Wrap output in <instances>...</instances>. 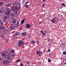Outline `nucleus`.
<instances>
[{
    "instance_id": "bf43d9fd",
    "label": "nucleus",
    "mask_w": 66,
    "mask_h": 66,
    "mask_svg": "<svg viewBox=\"0 0 66 66\" xmlns=\"http://www.w3.org/2000/svg\"><path fill=\"white\" fill-rule=\"evenodd\" d=\"M1 44H0V46H1Z\"/></svg>"
},
{
    "instance_id": "20e7f679",
    "label": "nucleus",
    "mask_w": 66,
    "mask_h": 66,
    "mask_svg": "<svg viewBox=\"0 0 66 66\" xmlns=\"http://www.w3.org/2000/svg\"><path fill=\"white\" fill-rule=\"evenodd\" d=\"M56 19V17L55 16L54 17V18H53V20H51V21L52 22H53V23H55V22L56 21V20H55V19Z\"/></svg>"
},
{
    "instance_id": "a18cd8bd",
    "label": "nucleus",
    "mask_w": 66,
    "mask_h": 66,
    "mask_svg": "<svg viewBox=\"0 0 66 66\" xmlns=\"http://www.w3.org/2000/svg\"><path fill=\"white\" fill-rule=\"evenodd\" d=\"M12 56H15V55L14 54H12Z\"/></svg>"
},
{
    "instance_id": "58836bf2",
    "label": "nucleus",
    "mask_w": 66,
    "mask_h": 66,
    "mask_svg": "<svg viewBox=\"0 0 66 66\" xmlns=\"http://www.w3.org/2000/svg\"><path fill=\"white\" fill-rule=\"evenodd\" d=\"M48 52H50V49H49V50H48Z\"/></svg>"
},
{
    "instance_id": "a211bd4d",
    "label": "nucleus",
    "mask_w": 66,
    "mask_h": 66,
    "mask_svg": "<svg viewBox=\"0 0 66 66\" xmlns=\"http://www.w3.org/2000/svg\"><path fill=\"white\" fill-rule=\"evenodd\" d=\"M24 7H27V8H29V5H24Z\"/></svg>"
},
{
    "instance_id": "ea45409f",
    "label": "nucleus",
    "mask_w": 66,
    "mask_h": 66,
    "mask_svg": "<svg viewBox=\"0 0 66 66\" xmlns=\"http://www.w3.org/2000/svg\"><path fill=\"white\" fill-rule=\"evenodd\" d=\"M2 13V10H0V13Z\"/></svg>"
},
{
    "instance_id": "f704fd0d",
    "label": "nucleus",
    "mask_w": 66,
    "mask_h": 66,
    "mask_svg": "<svg viewBox=\"0 0 66 66\" xmlns=\"http://www.w3.org/2000/svg\"><path fill=\"white\" fill-rule=\"evenodd\" d=\"M28 37L29 38H30L31 37V35L30 34H29V35L28 36Z\"/></svg>"
},
{
    "instance_id": "603ef678",
    "label": "nucleus",
    "mask_w": 66,
    "mask_h": 66,
    "mask_svg": "<svg viewBox=\"0 0 66 66\" xmlns=\"http://www.w3.org/2000/svg\"><path fill=\"white\" fill-rule=\"evenodd\" d=\"M42 23V22H40L39 23V24H40V23Z\"/></svg>"
},
{
    "instance_id": "79ce46f5",
    "label": "nucleus",
    "mask_w": 66,
    "mask_h": 66,
    "mask_svg": "<svg viewBox=\"0 0 66 66\" xmlns=\"http://www.w3.org/2000/svg\"><path fill=\"white\" fill-rule=\"evenodd\" d=\"M12 35H13V36H15L16 35H15V34H13Z\"/></svg>"
},
{
    "instance_id": "aec40b11",
    "label": "nucleus",
    "mask_w": 66,
    "mask_h": 66,
    "mask_svg": "<svg viewBox=\"0 0 66 66\" xmlns=\"http://www.w3.org/2000/svg\"><path fill=\"white\" fill-rule=\"evenodd\" d=\"M12 22L13 23H16V21H15V20H13Z\"/></svg>"
},
{
    "instance_id": "5701e85b",
    "label": "nucleus",
    "mask_w": 66,
    "mask_h": 66,
    "mask_svg": "<svg viewBox=\"0 0 66 66\" xmlns=\"http://www.w3.org/2000/svg\"><path fill=\"white\" fill-rule=\"evenodd\" d=\"M63 54H64V55H66V51H64L63 52Z\"/></svg>"
},
{
    "instance_id": "b1692460",
    "label": "nucleus",
    "mask_w": 66,
    "mask_h": 66,
    "mask_svg": "<svg viewBox=\"0 0 66 66\" xmlns=\"http://www.w3.org/2000/svg\"><path fill=\"white\" fill-rule=\"evenodd\" d=\"M62 45H63L64 46L63 47H65V44H64V43H62L61 44H60V46H62Z\"/></svg>"
},
{
    "instance_id": "a19ab883",
    "label": "nucleus",
    "mask_w": 66,
    "mask_h": 66,
    "mask_svg": "<svg viewBox=\"0 0 66 66\" xmlns=\"http://www.w3.org/2000/svg\"><path fill=\"white\" fill-rule=\"evenodd\" d=\"M37 44H38H38H39V41H37Z\"/></svg>"
},
{
    "instance_id": "864d4df0",
    "label": "nucleus",
    "mask_w": 66,
    "mask_h": 66,
    "mask_svg": "<svg viewBox=\"0 0 66 66\" xmlns=\"http://www.w3.org/2000/svg\"><path fill=\"white\" fill-rule=\"evenodd\" d=\"M40 32H41V33H42V30H41V31H40Z\"/></svg>"
},
{
    "instance_id": "72a5a7b5",
    "label": "nucleus",
    "mask_w": 66,
    "mask_h": 66,
    "mask_svg": "<svg viewBox=\"0 0 66 66\" xmlns=\"http://www.w3.org/2000/svg\"><path fill=\"white\" fill-rule=\"evenodd\" d=\"M63 60V61L64 62H65V61H66V58L65 59H64Z\"/></svg>"
},
{
    "instance_id": "3c124183",
    "label": "nucleus",
    "mask_w": 66,
    "mask_h": 66,
    "mask_svg": "<svg viewBox=\"0 0 66 66\" xmlns=\"http://www.w3.org/2000/svg\"><path fill=\"white\" fill-rule=\"evenodd\" d=\"M3 35H5V34L4 33H3Z\"/></svg>"
},
{
    "instance_id": "49530a36",
    "label": "nucleus",
    "mask_w": 66,
    "mask_h": 66,
    "mask_svg": "<svg viewBox=\"0 0 66 66\" xmlns=\"http://www.w3.org/2000/svg\"><path fill=\"white\" fill-rule=\"evenodd\" d=\"M64 65H66V62H64Z\"/></svg>"
},
{
    "instance_id": "052dcab7",
    "label": "nucleus",
    "mask_w": 66,
    "mask_h": 66,
    "mask_svg": "<svg viewBox=\"0 0 66 66\" xmlns=\"http://www.w3.org/2000/svg\"><path fill=\"white\" fill-rule=\"evenodd\" d=\"M61 0H60V1H61Z\"/></svg>"
},
{
    "instance_id": "423d86ee",
    "label": "nucleus",
    "mask_w": 66,
    "mask_h": 66,
    "mask_svg": "<svg viewBox=\"0 0 66 66\" xmlns=\"http://www.w3.org/2000/svg\"><path fill=\"white\" fill-rule=\"evenodd\" d=\"M26 27L27 28H30L31 27V25H30L29 24H26Z\"/></svg>"
},
{
    "instance_id": "6e6d98bb",
    "label": "nucleus",
    "mask_w": 66,
    "mask_h": 66,
    "mask_svg": "<svg viewBox=\"0 0 66 66\" xmlns=\"http://www.w3.org/2000/svg\"><path fill=\"white\" fill-rule=\"evenodd\" d=\"M57 21H58V20H58V19H57Z\"/></svg>"
},
{
    "instance_id": "2eb2a0df",
    "label": "nucleus",
    "mask_w": 66,
    "mask_h": 66,
    "mask_svg": "<svg viewBox=\"0 0 66 66\" xmlns=\"http://www.w3.org/2000/svg\"><path fill=\"white\" fill-rule=\"evenodd\" d=\"M6 61L5 60H4L3 61V64L4 65H6Z\"/></svg>"
},
{
    "instance_id": "8fccbe9b",
    "label": "nucleus",
    "mask_w": 66,
    "mask_h": 66,
    "mask_svg": "<svg viewBox=\"0 0 66 66\" xmlns=\"http://www.w3.org/2000/svg\"><path fill=\"white\" fill-rule=\"evenodd\" d=\"M1 21H2V20H1V19H0V22H1Z\"/></svg>"
},
{
    "instance_id": "4c0bfd02",
    "label": "nucleus",
    "mask_w": 66,
    "mask_h": 66,
    "mask_svg": "<svg viewBox=\"0 0 66 66\" xmlns=\"http://www.w3.org/2000/svg\"><path fill=\"white\" fill-rule=\"evenodd\" d=\"M2 4H3V3L2 2H1L0 3V5H2Z\"/></svg>"
},
{
    "instance_id": "09e8293b",
    "label": "nucleus",
    "mask_w": 66,
    "mask_h": 66,
    "mask_svg": "<svg viewBox=\"0 0 66 66\" xmlns=\"http://www.w3.org/2000/svg\"><path fill=\"white\" fill-rule=\"evenodd\" d=\"M48 55H49V56H50V53H49Z\"/></svg>"
},
{
    "instance_id": "4d7b16f0",
    "label": "nucleus",
    "mask_w": 66,
    "mask_h": 66,
    "mask_svg": "<svg viewBox=\"0 0 66 66\" xmlns=\"http://www.w3.org/2000/svg\"><path fill=\"white\" fill-rule=\"evenodd\" d=\"M23 1H24V0H23Z\"/></svg>"
},
{
    "instance_id": "37998d69",
    "label": "nucleus",
    "mask_w": 66,
    "mask_h": 66,
    "mask_svg": "<svg viewBox=\"0 0 66 66\" xmlns=\"http://www.w3.org/2000/svg\"><path fill=\"white\" fill-rule=\"evenodd\" d=\"M2 58H1V57H0V61H2Z\"/></svg>"
},
{
    "instance_id": "473e14b6",
    "label": "nucleus",
    "mask_w": 66,
    "mask_h": 66,
    "mask_svg": "<svg viewBox=\"0 0 66 66\" xmlns=\"http://www.w3.org/2000/svg\"><path fill=\"white\" fill-rule=\"evenodd\" d=\"M0 30H2V28L1 27V26L0 25Z\"/></svg>"
},
{
    "instance_id": "39448f33",
    "label": "nucleus",
    "mask_w": 66,
    "mask_h": 66,
    "mask_svg": "<svg viewBox=\"0 0 66 66\" xmlns=\"http://www.w3.org/2000/svg\"><path fill=\"white\" fill-rule=\"evenodd\" d=\"M25 19H26V18H24V19H23L22 20H21L20 25H21L22 24H23V23H24V21H25Z\"/></svg>"
},
{
    "instance_id": "393cba45",
    "label": "nucleus",
    "mask_w": 66,
    "mask_h": 66,
    "mask_svg": "<svg viewBox=\"0 0 66 66\" xmlns=\"http://www.w3.org/2000/svg\"><path fill=\"white\" fill-rule=\"evenodd\" d=\"M61 5L63 6L64 7H65V4L64 3H62L61 4Z\"/></svg>"
},
{
    "instance_id": "0eeeda50",
    "label": "nucleus",
    "mask_w": 66,
    "mask_h": 66,
    "mask_svg": "<svg viewBox=\"0 0 66 66\" xmlns=\"http://www.w3.org/2000/svg\"><path fill=\"white\" fill-rule=\"evenodd\" d=\"M36 53L37 55H38L39 56H41L40 54L42 53V52L40 51H37Z\"/></svg>"
},
{
    "instance_id": "de8ad7c7",
    "label": "nucleus",
    "mask_w": 66,
    "mask_h": 66,
    "mask_svg": "<svg viewBox=\"0 0 66 66\" xmlns=\"http://www.w3.org/2000/svg\"><path fill=\"white\" fill-rule=\"evenodd\" d=\"M11 26H14V24H11Z\"/></svg>"
},
{
    "instance_id": "ddd939ff",
    "label": "nucleus",
    "mask_w": 66,
    "mask_h": 66,
    "mask_svg": "<svg viewBox=\"0 0 66 66\" xmlns=\"http://www.w3.org/2000/svg\"><path fill=\"white\" fill-rule=\"evenodd\" d=\"M42 33H43V35L42 36H45L46 34H45V33H46V32L45 33L43 31H42Z\"/></svg>"
},
{
    "instance_id": "9b49d317",
    "label": "nucleus",
    "mask_w": 66,
    "mask_h": 66,
    "mask_svg": "<svg viewBox=\"0 0 66 66\" xmlns=\"http://www.w3.org/2000/svg\"><path fill=\"white\" fill-rule=\"evenodd\" d=\"M7 18H8V17L7 16H5L3 18V19L4 20H6Z\"/></svg>"
},
{
    "instance_id": "4be33fe9",
    "label": "nucleus",
    "mask_w": 66,
    "mask_h": 66,
    "mask_svg": "<svg viewBox=\"0 0 66 66\" xmlns=\"http://www.w3.org/2000/svg\"><path fill=\"white\" fill-rule=\"evenodd\" d=\"M19 25V22H17V24H16V27H18Z\"/></svg>"
},
{
    "instance_id": "c03bdc74",
    "label": "nucleus",
    "mask_w": 66,
    "mask_h": 66,
    "mask_svg": "<svg viewBox=\"0 0 66 66\" xmlns=\"http://www.w3.org/2000/svg\"><path fill=\"white\" fill-rule=\"evenodd\" d=\"M22 27H23V25H22V26L20 27L21 28H22Z\"/></svg>"
},
{
    "instance_id": "dca6fc26",
    "label": "nucleus",
    "mask_w": 66,
    "mask_h": 66,
    "mask_svg": "<svg viewBox=\"0 0 66 66\" xmlns=\"http://www.w3.org/2000/svg\"><path fill=\"white\" fill-rule=\"evenodd\" d=\"M11 5V4L10 3H9L8 4H7L6 5V6H7L8 7H9V6H10Z\"/></svg>"
},
{
    "instance_id": "5fc2aeb1",
    "label": "nucleus",
    "mask_w": 66,
    "mask_h": 66,
    "mask_svg": "<svg viewBox=\"0 0 66 66\" xmlns=\"http://www.w3.org/2000/svg\"><path fill=\"white\" fill-rule=\"evenodd\" d=\"M45 51V50H44V51Z\"/></svg>"
},
{
    "instance_id": "c85d7f7f",
    "label": "nucleus",
    "mask_w": 66,
    "mask_h": 66,
    "mask_svg": "<svg viewBox=\"0 0 66 66\" xmlns=\"http://www.w3.org/2000/svg\"><path fill=\"white\" fill-rule=\"evenodd\" d=\"M45 3H44V4H43L42 5V7H44V6H45Z\"/></svg>"
},
{
    "instance_id": "e433bc0d",
    "label": "nucleus",
    "mask_w": 66,
    "mask_h": 66,
    "mask_svg": "<svg viewBox=\"0 0 66 66\" xmlns=\"http://www.w3.org/2000/svg\"><path fill=\"white\" fill-rule=\"evenodd\" d=\"M42 1H43V2H45L47 1V0H42Z\"/></svg>"
},
{
    "instance_id": "f8f14e48",
    "label": "nucleus",
    "mask_w": 66,
    "mask_h": 66,
    "mask_svg": "<svg viewBox=\"0 0 66 66\" xmlns=\"http://www.w3.org/2000/svg\"><path fill=\"white\" fill-rule=\"evenodd\" d=\"M22 35L23 36H27V34H26V32H23L22 33Z\"/></svg>"
},
{
    "instance_id": "bb28decb",
    "label": "nucleus",
    "mask_w": 66,
    "mask_h": 66,
    "mask_svg": "<svg viewBox=\"0 0 66 66\" xmlns=\"http://www.w3.org/2000/svg\"><path fill=\"white\" fill-rule=\"evenodd\" d=\"M48 62H49L50 63H51V59H48Z\"/></svg>"
},
{
    "instance_id": "cd10ccee",
    "label": "nucleus",
    "mask_w": 66,
    "mask_h": 66,
    "mask_svg": "<svg viewBox=\"0 0 66 66\" xmlns=\"http://www.w3.org/2000/svg\"><path fill=\"white\" fill-rule=\"evenodd\" d=\"M1 25H2H2H3V21H1Z\"/></svg>"
},
{
    "instance_id": "a878e982",
    "label": "nucleus",
    "mask_w": 66,
    "mask_h": 66,
    "mask_svg": "<svg viewBox=\"0 0 66 66\" xmlns=\"http://www.w3.org/2000/svg\"><path fill=\"white\" fill-rule=\"evenodd\" d=\"M35 41L34 40H32L31 41V44H34L35 43Z\"/></svg>"
},
{
    "instance_id": "1a4fd4ad",
    "label": "nucleus",
    "mask_w": 66,
    "mask_h": 66,
    "mask_svg": "<svg viewBox=\"0 0 66 66\" xmlns=\"http://www.w3.org/2000/svg\"><path fill=\"white\" fill-rule=\"evenodd\" d=\"M7 59L8 60H11V57H10V55H9L7 54Z\"/></svg>"
},
{
    "instance_id": "6ab92c4d",
    "label": "nucleus",
    "mask_w": 66,
    "mask_h": 66,
    "mask_svg": "<svg viewBox=\"0 0 66 66\" xmlns=\"http://www.w3.org/2000/svg\"><path fill=\"white\" fill-rule=\"evenodd\" d=\"M14 52V50H12L10 51V53H13Z\"/></svg>"
},
{
    "instance_id": "6e6552de",
    "label": "nucleus",
    "mask_w": 66,
    "mask_h": 66,
    "mask_svg": "<svg viewBox=\"0 0 66 66\" xmlns=\"http://www.w3.org/2000/svg\"><path fill=\"white\" fill-rule=\"evenodd\" d=\"M2 56L3 57H6V53H3L2 54Z\"/></svg>"
},
{
    "instance_id": "f03ea898",
    "label": "nucleus",
    "mask_w": 66,
    "mask_h": 66,
    "mask_svg": "<svg viewBox=\"0 0 66 66\" xmlns=\"http://www.w3.org/2000/svg\"><path fill=\"white\" fill-rule=\"evenodd\" d=\"M23 45H24V43L23 41L21 40H19L18 44V46H21V45L23 46Z\"/></svg>"
},
{
    "instance_id": "412c9836",
    "label": "nucleus",
    "mask_w": 66,
    "mask_h": 66,
    "mask_svg": "<svg viewBox=\"0 0 66 66\" xmlns=\"http://www.w3.org/2000/svg\"><path fill=\"white\" fill-rule=\"evenodd\" d=\"M10 15L12 16V17H13L15 15V14L14 13H11L10 14Z\"/></svg>"
},
{
    "instance_id": "9d476101",
    "label": "nucleus",
    "mask_w": 66,
    "mask_h": 66,
    "mask_svg": "<svg viewBox=\"0 0 66 66\" xmlns=\"http://www.w3.org/2000/svg\"><path fill=\"white\" fill-rule=\"evenodd\" d=\"M9 30H8V29H5L4 30V32L6 34L7 33L8 31Z\"/></svg>"
},
{
    "instance_id": "f257e3e1",
    "label": "nucleus",
    "mask_w": 66,
    "mask_h": 66,
    "mask_svg": "<svg viewBox=\"0 0 66 66\" xmlns=\"http://www.w3.org/2000/svg\"><path fill=\"white\" fill-rule=\"evenodd\" d=\"M6 10L7 11V12L5 13L6 15L7 16H9L10 15V13H11V9L8 8H6Z\"/></svg>"
},
{
    "instance_id": "7ed1b4c3",
    "label": "nucleus",
    "mask_w": 66,
    "mask_h": 66,
    "mask_svg": "<svg viewBox=\"0 0 66 66\" xmlns=\"http://www.w3.org/2000/svg\"><path fill=\"white\" fill-rule=\"evenodd\" d=\"M13 11H14V12L15 14H19L20 13L19 11H17L16 10H15V9L14 8H13L12 9Z\"/></svg>"
},
{
    "instance_id": "4468645a",
    "label": "nucleus",
    "mask_w": 66,
    "mask_h": 66,
    "mask_svg": "<svg viewBox=\"0 0 66 66\" xmlns=\"http://www.w3.org/2000/svg\"><path fill=\"white\" fill-rule=\"evenodd\" d=\"M13 7H14L15 8V10H18L19 9V8L18 7L16 6L15 7H14V6Z\"/></svg>"
},
{
    "instance_id": "f3484780",
    "label": "nucleus",
    "mask_w": 66,
    "mask_h": 66,
    "mask_svg": "<svg viewBox=\"0 0 66 66\" xmlns=\"http://www.w3.org/2000/svg\"><path fill=\"white\" fill-rule=\"evenodd\" d=\"M10 29L11 30H12L13 29H14V27L12 26L10 27Z\"/></svg>"
},
{
    "instance_id": "c9c22d12",
    "label": "nucleus",
    "mask_w": 66,
    "mask_h": 66,
    "mask_svg": "<svg viewBox=\"0 0 66 66\" xmlns=\"http://www.w3.org/2000/svg\"><path fill=\"white\" fill-rule=\"evenodd\" d=\"M20 66H23V63H20Z\"/></svg>"
},
{
    "instance_id": "13d9d810",
    "label": "nucleus",
    "mask_w": 66,
    "mask_h": 66,
    "mask_svg": "<svg viewBox=\"0 0 66 66\" xmlns=\"http://www.w3.org/2000/svg\"><path fill=\"white\" fill-rule=\"evenodd\" d=\"M0 32H1V31L0 30Z\"/></svg>"
},
{
    "instance_id": "7c9ffc66",
    "label": "nucleus",
    "mask_w": 66,
    "mask_h": 66,
    "mask_svg": "<svg viewBox=\"0 0 66 66\" xmlns=\"http://www.w3.org/2000/svg\"><path fill=\"white\" fill-rule=\"evenodd\" d=\"M19 33L18 32H16V35H19Z\"/></svg>"
},
{
    "instance_id": "680f3d73",
    "label": "nucleus",
    "mask_w": 66,
    "mask_h": 66,
    "mask_svg": "<svg viewBox=\"0 0 66 66\" xmlns=\"http://www.w3.org/2000/svg\"><path fill=\"white\" fill-rule=\"evenodd\" d=\"M3 36V35H2Z\"/></svg>"
},
{
    "instance_id": "2f4dec72",
    "label": "nucleus",
    "mask_w": 66,
    "mask_h": 66,
    "mask_svg": "<svg viewBox=\"0 0 66 66\" xmlns=\"http://www.w3.org/2000/svg\"><path fill=\"white\" fill-rule=\"evenodd\" d=\"M28 3H29V2H26L25 3V5H26L27 4H28Z\"/></svg>"
},
{
    "instance_id": "c756f323",
    "label": "nucleus",
    "mask_w": 66,
    "mask_h": 66,
    "mask_svg": "<svg viewBox=\"0 0 66 66\" xmlns=\"http://www.w3.org/2000/svg\"><path fill=\"white\" fill-rule=\"evenodd\" d=\"M20 61V59L18 60H16L17 62H19Z\"/></svg>"
}]
</instances>
